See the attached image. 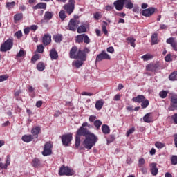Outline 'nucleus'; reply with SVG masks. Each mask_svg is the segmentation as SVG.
I'll return each instance as SVG.
<instances>
[{"label": "nucleus", "instance_id": "10", "mask_svg": "<svg viewBox=\"0 0 177 177\" xmlns=\"http://www.w3.org/2000/svg\"><path fill=\"white\" fill-rule=\"evenodd\" d=\"M113 5L119 12H121L124 9V5H125V0H117L114 1Z\"/></svg>", "mask_w": 177, "mask_h": 177}, {"label": "nucleus", "instance_id": "30", "mask_svg": "<svg viewBox=\"0 0 177 177\" xmlns=\"http://www.w3.org/2000/svg\"><path fill=\"white\" fill-rule=\"evenodd\" d=\"M77 32L78 34H81L82 32H86V27L85 26L82 25L77 28Z\"/></svg>", "mask_w": 177, "mask_h": 177}, {"label": "nucleus", "instance_id": "32", "mask_svg": "<svg viewBox=\"0 0 177 177\" xmlns=\"http://www.w3.org/2000/svg\"><path fill=\"white\" fill-rule=\"evenodd\" d=\"M72 64L73 66H75V67H76L77 68H80V67H81V66L84 64V62H82V61L76 60L73 62Z\"/></svg>", "mask_w": 177, "mask_h": 177}, {"label": "nucleus", "instance_id": "8", "mask_svg": "<svg viewBox=\"0 0 177 177\" xmlns=\"http://www.w3.org/2000/svg\"><path fill=\"white\" fill-rule=\"evenodd\" d=\"M158 67H160V64H158V62L150 63L149 64L146 66V70L147 71H151V73H156Z\"/></svg>", "mask_w": 177, "mask_h": 177}, {"label": "nucleus", "instance_id": "12", "mask_svg": "<svg viewBox=\"0 0 177 177\" xmlns=\"http://www.w3.org/2000/svg\"><path fill=\"white\" fill-rule=\"evenodd\" d=\"M154 12H156V8H149L147 9L143 10L141 12L142 16H145L146 17H150Z\"/></svg>", "mask_w": 177, "mask_h": 177}, {"label": "nucleus", "instance_id": "57", "mask_svg": "<svg viewBox=\"0 0 177 177\" xmlns=\"http://www.w3.org/2000/svg\"><path fill=\"white\" fill-rule=\"evenodd\" d=\"M113 9H114V7L110 6V5H108L105 7V10L107 11V12H110V10H113Z\"/></svg>", "mask_w": 177, "mask_h": 177}, {"label": "nucleus", "instance_id": "2", "mask_svg": "<svg viewBox=\"0 0 177 177\" xmlns=\"http://www.w3.org/2000/svg\"><path fill=\"white\" fill-rule=\"evenodd\" d=\"M75 7V0H68V3L64 6V9L66 10V13L71 15L74 12Z\"/></svg>", "mask_w": 177, "mask_h": 177}, {"label": "nucleus", "instance_id": "5", "mask_svg": "<svg viewBox=\"0 0 177 177\" xmlns=\"http://www.w3.org/2000/svg\"><path fill=\"white\" fill-rule=\"evenodd\" d=\"M52 147L53 145L50 142H47L44 145V151H42V155L46 157L47 156H50L52 154Z\"/></svg>", "mask_w": 177, "mask_h": 177}, {"label": "nucleus", "instance_id": "54", "mask_svg": "<svg viewBox=\"0 0 177 177\" xmlns=\"http://www.w3.org/2000/svg\"><path fill=\"white\" fill-rule=\"evenodd\" d=\"M133 132H135V128L132 127L131 129L128 130L126 135L128 137V136H129V135H131V133H133Z\"/></svg>", "mask_w": 177, "mask_h": 177}, {"label": "nucleus", "instance_id": "1", "mask_svg": "<svg viewBox=\"0 0 177 177\" xmlns=\"http://www.w3.org/2000/svg\"><path fill=\"white\" fill-rule=\"evenodd\" d=\"M85 127H88V128H93V126L88 124L87 122L82 124V127L77 131L75 147H77V149L80 147V143L81 142V137L80 136H85L86 139L83 142V146L86 149L91 150V149L96 145V142H97V137L95 136V134L90 133L88 129L85 128Z\"/></svg>", "mask_w": 177, "mask_h": 177}, {"label": "nucleus", "instance_id": "56", "mask_svg": "<svg viewBox=\"0 0 177 177\" xmlns=\"http://www.w3.org/2000/svg\"><path fill=\"white\" fill-rule=\"evenodd\" d=\"M171 119L173 120L174 124H177V113H175L171 116Z\"/></svg>", "mask_w": 177, "mask_h": 177}, {"label": "nucleus", "instance_id": "49", "mask_svg": "<svg viewBox=\"0 0 177 177\" xmlns=\"http://www.w3.org/2000/svg\"><path fill=\"white\" fill-rule=\"evenodd\" d=\"M9 76L8 75H2L0 76V82H3V81H6Z\"/></svg>", "mask_w": 177, "mask_h": 177}, {"label": "nucleus", "instance_id": "62", "mask_svg": "<svg viewBox=\"0 0 177 177\" xmlns=\"http://www.w3.org/2000/svg\"><path fill=\"white\" fill-rule=\"evenodd\" d=\"M165 62H171L172 59H171V55H167L165 57Z\"/></svg>", "mask_w": 177, "mask_h": 177}, {"label": "nucleus", "instance_id": "6", "mask_svg": "<svg viewBox=\"0 0 177 177\" xmlns=\"http://www.w3.org/2000/svg\"><path fill=\"white\" fill-rule=\"evenodd\" d=\"M111 57L106 53V51H102V53L97 55L95 62L96 63L102 62V60H110Z\"/></svg>", "mask_w": 177, "mask_h": 177}, {"label": "nucleus", "instance_id": "31", "mask_svg": "<svg viewBox=\"0 0 177 177\" xmlns=\"http://www.w3.org/2000/svg\"><path fill=\"white\" fill-rule=\"evenodd\" d=\"M53 39L55 41V42H57V44H60V42H62V35H55L53 37Z\"/></svg>", "mask_w": 177, "mask_h": 177}, {"label": "nucleus", "instance_id": "39", "mask_svg": "<svg viewBox=\"0 0 177 177\" xmlns=\"http://www.w3.org/2000/svg\"><path fill=\"white\" fill-rule=\"evenodd\" d=\"M76 42H78L79 44L80 42H84V34L79 35L76 37Z\"/></svg>", "mask_w": 177, "mask_h": 177}, {"label": "nucleus", "instance_id": "21", "mask_svg": "<svg viewBox=\"0 0 177 177\" xmlns=\"http://www.w3.org/2000/svg\"><path fill=\"white\" fill-rule=\"evenodd\" d=\"M144 122H147V124H150L153 121L151 118V113H148L143 117Z\"/></svg>", "mask_w": 177, "mask_h": 177}, {"label": "nucleus", "instance_id": "27", "mask_svg": "<svg viewBox=\"0 0 177 177\" xmlns=\"http://www.w3.org/2000/svg\"><path fill=\"white\" fill-rule=\"evenodd\" d=\"M124 3L126 9H132L133 8V3L131 0H125Z\"/></svg>", "mask_w": 177, "mask_h": 177}, {"label": "nucleus", "instance_id": "36", "mask_svg": "<svg viewBox=\"0 0 177 177\" xmlns=\"http://www.w3.org/2000/svg\"><path fill=\"white\" fill-rule=\"evenodd\" d=\"M21 19H23V13H18L14 16L15 21H19V20H21Z\"/></svg>", "mask_w": 177, "mask_h": 177}, {"label": "nucleus", "instance_id": "37", "mask_svg": "<svg viewBox=\"0 0 177 177\" xmlns=\"http://www.w3.org/2000/svg\"><path fill=\"white\" fill-rule=\"evenodd\" d=\"M151 42L153 45L158 44V40H157V34L155 33L151 36Z\"/></svg>", "mask_w": 177, "mask_h": 177}, {"label": "nucleus", "instance_id": "51", "mask_svg": "<svg viewBox=\"0 0 177 177\" xmlns=\"http://www.w3.org/2000/svg\"><path fill=\"white\" fill-rule=\"evenodd\" d=\"M94 19H95V20H100V19H102V15H100L99 12L95 13Z\"/></svg>", "mask_w": 177, "mask_h": 177}, {"label": "nucleus", "instance_id": "17", "mask_svg": "<svg viewBox=\"0 0 177 177\" xmlns=\"http://www.w3.org/2000/svg\"><path fill=\"white\" fill-rule=\"evenodd\" d=\"M151 167V172L153 176H156L157 174H158V169L157 168V164L156 163H151L150 165Z\"/></svg>", "mask_w": 177, "mask_h": 177}, {"label": "nucleus", "instance_id": "16", "mask_svg": "<svg viewBox=\"0 0 177 177\" xmlns=\"http://www.w3.org/2000/svg\"><path fill=\"white\" fill-rule=\"evenodd\" d=\"M77 50L78 48H77V46L72 47L69 53L71 59H77V54L78 53H77Z\"/></svg>", "mask_w": 177, "mask_h": 177}, {"label": "nucleus", "instance_id": "26", "mask_svg": "<svg viewBox=\"0 0 177 177\" xmlns=\"http://www.w3.org/2000/svg\"><path fill=\"white\" fill-rule=\"evenodd\" d=\"M44 17V20H50L53 17V12L47 11L45 12Z\"/></svg>", "mask_w": 177, "mask_h": 177}, {"label": "nucleus", "instance_id": "9", "mask_svg": "<svg viewBox=\"0 0 177 177\" xmlns=\"http://www.w3.org/2000/svg\"><path fill=\"white\" fill-rule=\"evenodd\" d=\"M73 140V134L69 133L66 135H64L62 137V142L64 146H68V143Z\"/></svg>", "mask_w": 177, "mask_h": 177}, {"label": "nucleus", "instance_id": "45", "mask_svg": "<svg viewBox=\"0 0 177 177\" xmlns=\"http://www.w3.org/2000/svg\"><path fill=\"white\" fill-rule=\"evenodd\" d=\"M23 56H26V51L21 49L17 55V57H23Z\"/></svg>", "mask_w": 177, "mask_h": 177}, {"label": "nucleus", "instance_id": "15", "mask_svg": "<svg viewBox=\"0 0 177 177\" xmlns=\"http://www.w3.org/2000/svg\"><path fill=\"white\" fill-rule=\"evenodd\" d=\"M51 41H52V37H50L49 34L44 35V36L43 37L42 42L44 45H45V46H46V45H49Z\"/></svg>", "mask_w": 177, "mask_h": 177}, {"label": "nucleus", "instance_id": "23", "mask_svg": "<svg viewBox=\"0 0 177 177\" xmlns=\"http://www.w3.org/2000/svg\"><path fill=\"white\" fill-rule=\"evenodd\" d=\"M104 104V101L103 100H97L95 102V109L97 110H102V108L103 107V105Z\"/></svg>", "mask_w": 177, "mask_h": 177}, {"label": "nucleus", "instance_id": "33", "mask_svg": "<svg viewBox=\"0 0 177 177\" xmlns=\"http://www.w3.org/2000/svg\"><path fill=\"white\" fill-rule=\"evenodd\" d=\"M169 78L170 81H177V71L171 73Z\"/></svg>", "mask_w": 177, "mask_h": 177}, {"label": "nucleus", "instance_id": "35", "mask_svg": "<svg viewBox=\"0 0 177 177\" xmlns=\"http://www.w3.org/2000/svg\"><path fill=\"white\" fill-rule=\"evenodd\" d=\"M37 68L39 71H44V70H45V64L43 62H39L37 64Z\"/></svg>", "mask_w": 177, "mask_h": 177}, {"label": "nucleus", "instance_id": "25", "mask_svg": "<svg viewBox=\"0 0 177 177\" xmlns=\"http://www.w3.org/2000/svg\"><path fill=\"white\" fill-rule=\"evenodd\" d=\"M40 131H41V127H36L32 129L31 132L34 136H35L36 138H38V134L39 133Z\"/></svg>", "mask_w": 177, "mask_h": 177}, {"label": "nucleus", "instance_id": "58", "mask_svg": "<svg viewBox=\"0 0 177 177\" xmlns=\"http://www.w3.org/2000/svg\"><path fill=\"white\" fill-rule=\"evenodd\" d=\"M30 30H32V31H37V30H38V26L32 25L30 28Z\"/></svg>", "mask_w": 177, "mask_h": 177}, {"label": "nucleus", "instance_id": "40", "mask_svg": "<svg viewBox=\"0 0 177 177\" xmlns=\"http://www.w3.org/2000/svg\"><path fill=\"white\" fill-rule=\"evenodd\" d=\"M127 41H129V42H130V45L133 48H135V41H136L135 39H133L132 37H128V38H127Z\"/></svg>", "mask_w": 177, "mask_h": 177}, {"label": "nucleus", "instance_id": "41", "mask_svg": "<svg viewBox=\"0 0 177 177\" xmlns=\"http://www.w3.org/2000/svg\"><path fill=\"white\" fill-rule=\"evenodd\" d=\"M149 106V100H145L144 101L142 102L141 104V107H142V109H146V107H147Z\"/></svg>", "mask_w": 177, "mask_h": 177}, {"label": "nucleus", "instance_id": "55", "mask_svg": "<svg viewBox=\"0 0 177 177\" xmlns=\"http://www.w3.org/2000/svg\"><path fill=\"white\" fill-rule=\"evenodd\" d=\"M15 36L17 37V38H21V37H23V32H21V30H19L15 34Z\"/></svg>", "mask_w": 177, "mask_h": 177}, {"label": "nucleus", "instance_id": "42", "mask_svg": "<svg viewBox=\"0 0 177 177\" xmlns=\"http://www.w3.org/2000/svg\"><path fill=\"white\" fill-rule=\"evenodd\" d=\"M59 16L61 20H64V19H66V12H64V10H61L59 13Z\"/></svg>", "mask_w": 177, "mask_h": 177}, {"label": "nucleus", "instance_id": "48", "mask_svg": "<svg viewBox=\"0 0 177 177\" xmlns=\"http://www.w3.org/2000/svg\"><path fill=\"white\" fill-rule=\"evenodd\" d=\"M84 37H83V41L84 42V44H89V42H91V40L89 39V37H88V35L83 34Z\"/></svg>", "mask_w": 177, "mask_h": 177}, {"label": "nucleus", "instance_id": "34", "mask_svg": "<svg viewBox=\"0 0 177 177\" xmlns=\"http://www.w3.org/2000/svg\"><path fill=\"white\" fill-rule=\"evenodd\" d=\"M102 121L100 120H97L94 122V126L95 127L97 131H99L100 129V127H102Z\"/></svg>", "mask_w": 177, "mask_h": 177}, {"label": "nucleus", "instance_id": "22", "mask_svg": "<svg viewBox=\"0 0 177 177\" xmlns=\"http://www.w3.org/2000/svg\"><path fill=\"white\" fill-rule=\"evenodd\" d=\"M32 9H34V10H37V9H46V3H39L33 6Z\"/></svg>", "mask_w": 177, "mask_h": 177}, {"label": "nucleus", "instance_id": "50", "mask_svg": "<svg viewBox=\"0 0 177 177\" xmlns=\"http://www.w3.org/2000/svg\"><path fill=\"white\" fill-rule=\"evenodd\" d=\"M171 163L173 165H176L177 164V156H173L171 158Z\"/></svg>", "mask_w": 177, "mask_h": 177}, {"label": "nucleus", "instance_id": "28", "mask_svg": "<svg viewBox=\"0 0 177 177\" xmlns=\"http://www.w3.org/2000/svg\"><path fill=\"white\" fill-rule=\"evenodd\" d=\"M32 165L35 168H38V167H39V165H41V161L38 158H35L32 160Z\"/></svg>", "mask_w": 177, "mask_h": 177}, {"label": "nucleus", "instance_id": "13", "mask_svg": "<svg viewBox=\"0 0 177 177\" xmlns=\"http://www.w3.org/2000/svg\"><path fill=\"white\" fill-rule=\"evenodd\" d=\"M166 42L167 44H169V45H171L174 50L177 52V41L176 40H175V37H170L167 39Z\"/></svg>", "mask_w": 177, "mask_h": 177}, {"label": "nucleus", "instance_id": "61", "mask_svg": "<svg viewBox=\"0 0 177 177\" xmlns=\"http://www.w3.org/2000/svg\"><path fill=\"white\" fill-rule=\"evenodd\" d=\"M24 32L26 35H28V34H30V28L27 27L25 29H24Z\"/></svg>", "mask_w": 177, "mask_h": 177}, {"label": "nucleus", "instance_id": "7", "mask_svg": "<svg viewBox=\"0 0 177 177\" xmlns=\"http://www.w3.org/2000/svg\"><path fill=\"white\" fill-rule=\"evenodd\" d=\"M80 25V21L77 19H71L68 23L70 31H75Z\"/></svg>", "mask_w": 177, "mask_h": 177}, {"label": "nucleus", "instance_id": "14", "mask_svg": "<svg viewBox=\"0 0 177 177\" xmlns=\"http://www.w3.org/2000/svg\"><path fill=\"white\" fill-rule=\"evenodd\" d=\"M76 59H80L82 62H85L86 60V54L82 50H79L76 55Z\"/></svg>", "mask_w": 177, "mask_h": 177}, {"label": "nucleus", "instance_id": "44", "mask_svg": "<svg viewBox=\"0 0 177 177\" xmlns=\"http://www.w3.org/2000/svg\"><path fill=\"white\" fill-rule=\"evenodd\" d=\"M155 146L156 147H157V149H162V147H164L165 145H164L162 142H156Z\"/></svg>", "mask_w": 177, "mask_h": 177}, {"label": "nucleus", "instance_id": "20", "mask_svg": "<svg viewBox=\"0 0 177 177\" xmlns=\"http://www.w3.org/2000/svg\"><path fill=\"white\" fill-rule=\"evenodd\" d=\"M50 57L53 59V60H57V58L59 57V55L57 54V51L55 49H52L50 51Z\"/></svg>", "mask_w": 177, "mask_h": 177}, {"label": "nucleus", "instance_id": "43", "mask_svg": "<svg viewBox=\"0 0 177 177\" xmlns=\"http://www.w3.org/2000/svg\"><path fill=\"white\" fill-rule=\"evenodd\" d=\"M167 95H168V92H167L165 91H162L159 93V96H160V97H162V99H165V97H167Z\"/></svg>", "mask_w": 177, "mask_h": 177}, {"label": "nucleus", "instance_id": "3", "mask_svg": "<svg viewBox=\"0 0 177 177\" xmlns=\"http://www.w3.org/2000/svg\"><path fill=\"white\" fill-rule=\"evenodd\" d=\"M12 46H13V40L12 39H8L1 46L0 50L1 52H8V50L12 49Z\"/></svg>", "mask_w": 177, "mask_h": 177}, {"label": "nucleus", "instance_id": "4", "mask_svg": "<svg viewBox=\"0 0 177 177\" xmlns=\"http://www.w3.org/2000/svg\"><path fill=\"white\" fill-rule=\"evenodd\" d=\"M59 175L63 176V175H66L67 176H71L74 175V171L70 169L68 167L62 166L59 171Z\"/></svg>", "mask_w": 177, "mask_h": 177}, {"label": "nucleus", "instance_id": "52", "mask_svg": "<svg viewBox=\"0 0 177 177\" xmlns=\"http://www.w3.org/2000/svg\"><path fill=\"white\" fill-rule=\"evenodd\" d=\"M97 119V118L96 116L91 115L88 118V121H90L91 122H94L95 123V121H96Z\"/></svg>", "mask_w": 177, "mask_h": 177}, {"label": "nucleus", "instance_id": "64", "mask_svg": "<svg viewBox=\"0 0 177 177\" xmlns=\"http://www.w3.org/2000/svg\"><path fill=\"white\" fill-rule=\"evenodd\" d=\"M107 52H109V53H113L114 52V48L113 47H109L107 48Z\"/></svg>", "mask_w": 177, "mask_h": 177}, {"label": "nucleus", "instance_id": "11", "mask_svg": "<svg viewBox=\"0 0 177 177\" xmlns=\"http://www.w3.org/2000/svg\"><path fill=\"white\" fill-rule=\"evenodd\" d=\"M171 106L169 108V110L171 111H174L175 110H177V95H172L171 98Z\"/></svg>", "mask_w": 177, "mask_h": 177}, {"label": "nucleus", "instance_id": "24", "mask_svg": "<svg viewBox=\"0 0 177 177\" xmlns=\"http://www.w3.org/2000/svg\"><path fill=\"white\" fill-rule=\"evenodd\" d=\"M102 131L104 135H109L110 133V127L107 124H103L102 126Z\"/></svg>", "mask_w": 177, "mask_h": 177}, {"label": "nucleus", "instance_id": "53", "mask_svg": "<svg viewBox=\"0 0 177 177\" xmlns=\"http://www.w3.org/2000/svg\"><path fill=\"white\" fill-rule=\"evenodd\" d=\"M38 59H39V55L36 54L32 57L31 60L32 63H35V62L38 60Z\"/></svg>", "mask_w": 177, "mask_h": 177}, {"label": "nucleus", "instance_id": "19", "mask_svg": "<svg viewBox=\"0 0 177 177\" xmlns=\"http://www.w3.org/2000/svg\"><path fill=\"white\" fill-rule=\"evenodd\" d=\"M21 139L23 142L30 143V142H32V139H34V136H32V135H24L22 136Z\"/></svg>", "mask_w": 177, "mask_h": 177}, {"label": "nucleus", "instance_id": "47", "mask_svg": "<svg viewBox=\"0 0 177 177\" xmlns=\"http://www.w3.org/2000/svg\"><path fill=\"white\" fill-rule=\"evenodd\" d=\"M104 24L102 25V31L104 34L107 35L108 32H107V29L106 28V27H107V22L106 21H103Z\"/></svg>", "mask_w": 177, "mask_h": 177}, {"label": "nucleus", "instance_id": "63", "mask_svg": "<svg viewBox=\"0 0 177 177\" xmlns=\"http://www.w3.org/2000/svg\"><path fill=\"white\" fill-rule=\"evenodd\" d=\"M9 125H10V121H7L5 123H3L1 124V127H3V128H5V127H9Z\"/></svg>", "mask_w": 177, "mask_h": 177}, {"label": "nucleus", "instance_id": "60", "mask_svg": "<svg viewBox=\"0 0 177 177\" xmlns=\"http://www.w3.org/2000/svg\"><path fill=\"white\" fill-rule=\"evenodd\" d=\"M10 164V156H7V159L6 161V165L8 167V166Z\"/></svg>", "mask_w": 177, "mask_h": 177}, {"label": "nucleus", "instance_id": "38", "mask_svg": "<svg viewBox=\"0 0 177 177\" xmlns=\"http://www.w3.org/2000/svg\"><path fill=\"white\" fill-rule=\"evenodd\" d=\"M141 58L143 59L145 62H147V60H150V59H153V56L149 54H147L142 56Z\"/></svg>", "mask_w": 177, "mask_h": 177}, {"label": "nucleus", "instance_id": "29", "mask_svg": "<svg viewBox=\"0 0 177 177\" xmlns=\"http://www.w3.org/2000/svg\"><path fill=\"white\" fill-rule=\"evenodd\" d=\"M15 6H16V2L15 1L7 2L6 3V8L8 10L13 9Z\"/></svg>", "mask_w": 177, "mask_h": 177}, {"label": "nucleus", "instance_id": "46", "mask_svg": "<svg viewBox=\"0 0 177 177\" xmlns=\"http://www.w3.org/2000/svg\"><path fill=\"white\" fill-rule=\"evenodd\" d=\"M44 49H45V47L42 44L37 46V52L39 53H44Z\"/></svg>", "mask_w": 177, "mask_h": 177}, {"label": "nucleus", "instance_id": "59", "mask_svg": "<svg viewBox=\"0 0 177 177\" xmlns=\"http://www.w3.org/2000/svg\"><path fill=\"white\" fill-rule=\"evenodd\" d=\"M82 96H93V93L88 92H82Z\"/></svg>", "mask_w": 177, "mask_h": 177}, {"label": "nucleus", "instance_id": "18", "mask_svg": "<svg viewBox=\"0 0 177 177\" xmlns=\"http://www.w3.org/2000/svg\"><path fill=\"white\" fill-rule=\"evenodd\" d=\"M145 99V95H138L137 97H133L132 100L133 102H136V103H142Z\"/></svg>", "mask_w": 177, "mask_h": 177}]
</instances>
